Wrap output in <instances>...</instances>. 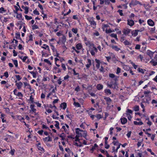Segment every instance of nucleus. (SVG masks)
Wrapping results in <instances>:
<instances>
[{"label":"nucleus","instance_id":"nucleus-19","mask_svg":"<svg viewBox=\"0 0 157 157\" xmlns=\"http://www.w3.org/2000/svg\"><path fill=\"white\" fill-rule=\"evenodd\" d=\"M61 108H63V109H65L67 107V104L65 102L62 103L60 105Z\"/></svg>","mask_w":157,"mask_h":157},{"label":"nucleus","instance_id":"nucleus-48","mask_svg":"<svg viewBox=\"0 0 157 157\" xmlns=\"http://www.w3.org/2000/svg\"><path fill=\"white\" fill-rule=\"evenodd\" d=\"M44 61L46 63H47L48 64L50 65H51V63L50 62V61L47 59H45L44 60Z\"/></svg>","mask_w":157,"mask_h":157},{"label":"nucleus","instance_id":"nucleus-35","mask_svg":"<svg viewBox=\"0 0 157 157\" xmlns=\"http://www.w3.org/2000/svg\"><path fill=\"white\" fill-rule=\"evenodd\" d=\"M6 11V10H5L4 8L3 7H2L0 8V13H3Z\"/></svg>","mask_w":157,"mask_h":157},{"label":"nucleus","instance_id":"nucleus-3","mask_svg":"<svg viewBox=\"0 0 157 157\" xmlns=\"http://www.w3.org/2000/svg\"><path fill=\"white\" fill-rule=\"evenodd\" d=\"M155 52H153L150 50H148L147 52V54L150 56L151 59H152L153 55Z\"/></svg>","mask_w":157,"mask_h":157},{"label":"nucleus","instance_id":"nucleus-31","mask_svg":"<svg viewBox=\"0 0 157 157\" xmlns=\"http://www.w3.org/2000/svg\"><path fill=\"white\" fill-rule=\"evenodd\" d=\"M55 122L56 123V124H55V126L56 127V128L59 129V123L58 121H56Z\"/></svg>","mask_w":157,"mask_h":157},{"label":"nucleus","instance_id":"nucleus-9","mask_svg":"<svg viewBox=\"0 0 157 157\" xmlns=\"http://www.w3.org/2000/svg\"><path fill=\"white\" fill-rule=\"evenodd\" d=\"M75 132L77 135L82 136V135L81 132H80V129L79 128H75Z\"/></svg>","mask_w":157,"mask_h":157},{"label":"nucleus","instance_id":"nucleus-49","mask_svg":"<svg viewBox=\"0 0 157 157\" xmlns=\"http://www.w3.org/2000/svg\"><path fill=\"white\" fill-rule=\"evenodd\" d=\"M109 76L111 78H113L115 77V75L113 74L110 73L109 75Z\"/></svg>","mask_w":157,"mask_h":157},{"label":"nucleus","instance_id":"nucleus-44","mask_svg":"<svg viewBox=\"0 0 157 157\" xmlns=\"http://www.w3.org/2000/svg\"><path fill=\"white\" fill-rule=\"evenodd\" d=\"M146 120H148V121L147 122V124L149 126L151 125L152 124V123L149 120V118H147L146 119Z\"/></svg>","mask_w":157,"mask_h":157},{"label":"nucleus","instance_id":"nucleus-10","mask_svg":"<svg viewBox=\"0 0 157 157\" xmlns=\"http://www.w3.org/2000/svg\"><path fill=\"white\" fill-rule=\"evenodd\" d=\"M43 140L44 142L51 141H52V139L51 137H50L49 136H48V137H46L45 138H44Z\"/></svg>","mask_w":157,"mask_h":157},{"label":"nucleus","instance_id":"nucleus-32","mask_svg":"<svg viewBox=\"0 0 157 157\" xmlns=\"http://www.w3.org/2000/svg\"><path fill=\"white\" fill-rule=\"evenodd\" d=\"M43 45L45 46L44 47L42 46L41 48H42L44 49H48L49 51H50L49 47L48 45H47L45 44H44Z\"/></svg>","mask_w":157,"mask_h":157},{"label":"nucleus","instance_id":"nucleus-15","mask_svg":"<svg viewBox=\"0 0 157 157\" xmlns=\"http://www.w3.org/2000/svg\"><path fill=\"white\" fill-rule=\"evenodd\" d=\"M98 147V146L96 144H95L94 146L92 147V148L90 149V151H92L91 153H93L94 151L96 149V148Z\"/></svg>","mask_w":157,"mask_h":157},{"label":"nucleus","instance_id":"nucleus-43","mask_svg":"<svg viewBox=\"0 0 157 157\" xmlns=\"http://www.w3.org/2000/svg\"><path fill=\"white\" fill-rule=\"evenodd\" d=\"M121 69L119 67H117V69L116 74H118L121 72Z\"/></svg>","mask_w":157,"mask_h":157},{"label":"nucleus","instance_id":"nucleus-29","mask_svg":"<svg viewBox=\"0 0 157 157\" xmlns=\"http://www.w3.org/2000/svg\"><path fill=\"white\" fill-rule=\"evenodd\" d=\"M123 43L125 45H128L131 44L127 40H125L123 42Z\"/></svg>","mask_w":157,"mask_h":157},{"label":"nucleus","instance_id":"nucleus-37","mask_svg":"<svg viewBox=\"0 0 157 157\" xmlns=\"http://www.w3.org/2000/svg\"><path fill=\"white\" fill-rule=\"evenodd\" d=\"M29 7L26 6L24 7V10H25V13L27 14L29 12Z\"/></svg>","mask_w":157,"mask_h":157},{"label":"nucleus","instance_id":"nucleus-52","mask_svg":"<svg viewBox=\"0 0 157 157\" xmlns=\"http://www.w3.org/2000/svg\"><path fill=\"white\" fill-rule=\"evenodd\" d=\"M118 12L119 13L120 15L121 16H122L123 15V11L122 10H118Z\"/></svg>","mask_w":157,"mask_h":157},{"label":"nucleus","instance_id":"nucleus-62","mask_svg":"<svg viewBox=\"0 0 157 157\" xmlns=\"http://www.w3.org/2000/svg\"><path fill=\"white\" fill-rule=\"evenodd\" d=\"M4 76H5L6 78H7L9 77V75L8 72L6 71L4 73Z\"/></svg>","mask_w":157,"mask_h":157},{"label":"nucleus","instance_id":"nucleus-53","mask_svg":"<svg viewBox=\"0 0 157 157\" xmlns=\"http://www.w3.org/2000/svg\"><path fill=\"white\" fill-rule=\"evenodd\" d=\"M96 117L98 119H100L102 118V117L101 114H98L96 115Z\"/></svg>","mask_w":157,"mask_h":157},{"label":"nucleus","instance_id":"nucleus-64","mask_svg":"<svg viewBox=\"0 0 157 157\" xmlns=\"http://www.w3.org/2000/svg\"><path fill=\"white\" fill-rule=\"evenodd\" d=\"M43 132H44V131L43 130H39V131H38V133L40 135H42L43 133Z\"/></svg>","mask_w":157,"mask_h":157},{"label":"nucleus","instance_id":"nucleus-36","mask_svg":"<svg viewBox=\"0 0 157 157\" xmlns=\"http://www.w3.org/2000/svg\"><path fill=\"white\" fill-rule=\"evenodd\" d=\"M71 30L75 34H76L78 32V29L77 28H73Z\"/></svg>","mask_w":157,"mask_h":157},{"label":"nucleus","instance_id":"nucleus-11","mask_svg":"<svg viewBox=\"0 0 157 157\" xmlns=\"http://www.w3.org/2000/svg\"><path fill=\"white\" fill-rule=\"evenodd\" d=\"M127 21L128 24L131 26H132L134 24V22L132 20H128Z\"/></svg>","mask_w":157,"mask_h":157},{"label":"nucleus","instance_id":"nucleus-63","mask_svg":"<svg viewBox=\"0 0 157 157\" xmlns=\"http://www.w3.org/2000/svg\"><path fill=\"white\" fill-rule=\"evenodd\" d=\"M131 134V131H129L128 132V133H127V135H126L128 138H129L130 137Z\"/></svg>","mask_w":157,"mask_h":157},{"label":"nucleus","instance_id":"nucleus-12","mask_svg":"<svg viewBox=\"0 0 157 157\" xmlns=\"http://www.w3.org/2000/svg\"><path fill=\"white\" fill-rule=\"evenodd\" d=\"M150 63L153 66L157 65V61L153 60V59H151Z\"/></svg>","mask_w":157,"mask_h":157},{"label":"nucleus","instance_id":"nucleus-18","mask_svg":"<svg viewBox=\"0 0 157 157\" xmlns=\"http://www.w3.org/2000/svg\"><path fill=\"white\" fill-rule=\"evenodd\" d=\"M103 88V85L101 84H98L97 86V88L98 90H101Z\"/></svg>","mask_w":157,"mask_h":157},{"label":"nucleus","instance_id":"nucleus-6","mask_svg":"<svg viewBox=\"0 0 157 157\" xmlns=\"http://www.w3.org/2000/svg\"><path fill=\"white\" fill-rule=\"evenodd\" d=\"M89 22L90 23V25L94 29L96 27V22L94 20H90Z\"/></svg>","mask_w":157,"mask_h":157},{"label":"nucleus","instance_id":"nucleus-24","mask_svg":"<svg viewBox=\"0 0 157 157\" xmlns=\"http://www.w3.org/2000/svg\"><path fill=\"white\" fill-rule=\"evenodd\" d=\"M15 38L17 39H20L21 40V39L20 38V34L19 32H17L15 33Z\"/></svg>","mask_w":157,"mask_h":157},{"label":"nucleus","instance_id":"nucleus-41","mask_svg":"<svg viewBox=\"0 0 157 157\" xmlns=\"http://www.w3.org/2000/svg\"><path fill=\"white\" fill-rule=\"evenodd\" d=\"M22 16L21 14H17L16 17L17 18L19 19L20 18H22Z\"/></svg>","mask_w":157,"mask_h":157},{"label":"nucleus","instance_id":"nucleus-8","mask_svg":"<svg viewBox=\"0 0 157 157\" xmlns=\"http://www.w3.org/2000/svg\"><path fill=\"white\" fill-rule=\"evenodd\" d=\"M147 24L148 25L151 26H152L154 25V22L151 19H149L147 20Z\"/></svg>","mask_w":157,"mask_h":157},{"label":"nucleus","instance_id":"nucleus-34","mask_svg":"<svg viewBox=\"0 0 157 157\" xmlns=\"http://www.w3.org/2000/svg\"><path fill=\"white\" fill-rule=\"evenodd\" d=\"M132 110L131 109H128L127 111L126 114L127 115H130L129 114H132Z\"/></svg>","mask_w":157,"mask_h":157},{"label":"nucleus","instance_id":"nucleus-61","mask_svg":"<svg viewBox=\"0 0 157 157\" xmlns=\"http://www.w3.org/2000/svg\"><path fill=\"white\" fill-rule=\"evenodd\" d=\"M140 46L139 44L136 45L135 48L136 49H140Z\"/></svg>","mask_w":157,"mask_h":157},{"label":"nucleus","instance_id":"nucleus-60","mask_svg":"<svg viewBox=\"0 0 157 157\" xmlns=\"http://www.w3.org/2000/svg\"><path fill=\"white\" fill-rule=\"evenodd\" d=\"M61 66L62 68L63 69V70L65 71H66V67L65 65L63 63H62Z\"/></svg>","mask_w":157,"mask_h":157},{"label":"nucleus","instance_id":"nucleus-20","mask_svg":"<svg viewBox=\"0 0 157 157\" xmlns=\"http://www.w3.org/2000/svg\"><path fill=\"white\" fill-rule=\"evenodd\" d=\"M88 64H87L86 65V66L87 68H89L90 67V66H91V60L90 59H88Z\"/></svg>","mask_w":157,"mask_h":157},{"label":"nucleus","instance_id":"nucleus-22","mask_svg":"<svg viewBox=\"0 0 157 157\" xmlns=\"http://www.w3.org/2000/svg\"><path fill=\"white\" fill-rule=\"evenodd\" d=\"M82 48V45L80 43L78 44L76 46V48L78 50H80Z\"/></svg>","mask_w":157,"mask_h":157},{"label":"nucleus","instance_id":"nucleus-23","mask_svg":"<svg viewBox=\"0 0 157 157\" xmlns=\"http://www.w3.org/2000/svg\"><path fill=\"white\" fill-rule=\"evenodd\" d=\"M105 93L109 95L111 94V90L109 89H106L104 90Z\"/></svg>","mask_w":157,"mask_h":157},{"label":"nucleus","instance_id":"nucleus-27","mask_svg":"<svg viewBox=\"0 0 157 157\" xmlns=\"http://www.w3.org/2000/svg\"><path fill=\"white\" fill-rule=\"evenodd\" d=\"M129 62L132 64V66L134 67V68L136 69L137 67V66L135 64V63H134L131 60H129Z\"/></svg>","mask_w":157,"mask_h":157},{"label":"nucleus","instance_id":"nucleus-58","mask_svg":"<svg viewBox=\"0 0 157 157\" xmlns=\"http://www.w3.org/2000/svg\"><path fill=\"white\" fill-rule=\"evenodd\" d=\"M13 56H16L17 55V53L16 52L15 50H13Z\"/></svg>","mask_w":157,"mask_h":157},{"label":"nucleus","instance_id":"nucleus-51","mask_svg":"<svg viewBox=\"0 0 157 157\" xmlns=\"http://www.w3.org/2000/svg\"><path fill=\"white\" fill-rule=\"evenodd\" d=\"M93 48L92 49V50H93L94 52H98V50L94 46H94H92Z\"/></svg>","mask_w":157,"mask_h":157},{"label":"nucleus","instance_id":"nucleus-16","mask_svg":"<svg viewBox=\"0 0 157 157\" xmlns=\"http://www.w3.org/2000/svg\"><path fill=\"white\" fill-rule=\"evenodd\" d=\"M95 61L96 63H97L96 65V67L97 68H99L100 67V61L97 59H95Z\"/></svg>","mask_w":157,"mask_h":157},{"label":"nucleus","instance_id":"nucleus-2","mask_svg":"<svg viewBox=\"0 0 157 157\" xmlns=\"http://www.w3.org/2000/svg\"><path fill=\"white\" fill-rule=\"evenodd\" d=\"M17 82V81H15V82L16 83V85L17 86V88L18 89H20L21 88L22 86L23 85V83L21 82Z\"/></svg>","mask_w":157,"mask_h":157},{"label":"nucleus","instance_id":"nucleus-7","mask_svg":"<svg viewBox=\"0 0 157 157\" xmlns=\"http://www.w3.org/2000/svg\"><path fill=\"white\" fill-rule=\"evenodd\" d=\"M85 43L86 45L87 46H88L89 47H92V46H94V44H93L91 43L89 40H88L87 41H86L85 42Z\"/></svg>","mask_w":157,"mask_h":157},{"label":"nucleus","instance_id":"nucleus-46","mask_svg":"<svg viewBox=\"0 0 157 157\" xmlns=\"http://www.w3.org/2000/svg\"><path fill=\"white\" fill-rule=\"evenodd\" d=\"M15 77L18 81H20L21 79V78L20 77L19 75H16Z\"/></svg>","mask_w":157,"mask_h":157},{"label":"nucleus","instance_id":"nucleus-14","mask_svg":"<svg viewBox=\"0 0 157 157\" xmlns=\"http://www.w3.org/2000/svg\"><path fill=\"white\" fill-rule=\"evenodd\" d=\"M131 30L130 29H124L123 31V33L124 34L126 35L130 33Z\"/></svg>","mask_w":157,"mask_h":157},{"label":"nucleus","instance_id":"nucleus-38","mask_svg":"<svg viewBox=\"0 0 157 157\" xmlns=\"http://www.w3.org/2000/svg\"><path fill=\"white\" fill-rule=\"evenodd\" d=\"M110 36L113 37L115 38L116 40H118V39L117 37V35L116 34H114V33H112Z\"/></svg>","mask_w":157,"mask_h":157},{"label":"nucleus","instance_id":"nucleus-13","mask_svg":"<svg viewBox=\"0 0 157 157\" xmlns=\"http://www.w3.org/2000/svg\"><path fill=\"white\" fill-rule=\"evenodd\" d=\"M121 121L122 124H124L126 123L127 121V119L125 118H121Z\"/></svg>","mask_w":157,"mask_h":157},{"label":"nucleus","instance_id":"nucleus-33","mask_svg":"<svg viewBox=\"0 0 157 157\" xmlns=\"http://www.w3.org/2000/svg\"><path fill=\"white\" fill-rule=\"evenodd\" d=\"M74 105L77 107H80L81 105L78 102H74Z\"/></svg>","mask_w":157,"mask_h":157},{"label":"nucleus","instance_id":"nucleus-21","mask_svg":"<svg viewBox=\"0 0 157 157\" xmlns=\"http://www.w3.org/2000/svg\"><path fill=\"white\" fill-rule=\"evenodd\" d=\"M132 2L133 3V6L136 5L138 4H140V5H142V4H141L140 3L139 1H137V0L132 1Z\"/></svg>","mask_w":157,"mask_h":157},{"label":"nucleus","instance_id":"nucleus-55","mask_svg":"<svg viewBox=\"0 0 157 157\" xmlns=\"http://www.w3.org/2000/svg\"><path fill=\"white\" fill-rule=\"evenodd\" d=\"M16 95H17L18 97H22L23 96L22 94L20 92H18Z\"/></svg>","mask_w":157,"mask_h":157},{"label":"nucleus","instance_id":"nucleus-26","mask_svg":"<svg viewBox=\"0 0 157 157\" xmlns=\"http://www.w3.org/2000/svg\"><path fill=\"white\" fill-rule=\"evenodd\" d=\"M112 47L113 49H114L116 51H118L120 50V48H118L117 46H113Z\"/></svg>","mask_w":157,"mask_h":157},{"label":"nucleus","instance_id":"nucleus-30","mask_svg":"<svg viewBox=\"0 0 157 157\" xmlns=\"http://www.w3.org/2000/svg\"><path fill=\"white\" fill-rule=\"evenodd\" d=\"M10 147L11 150L9 153L11 155H13L14 154V153L15 151V150L14 149H12V147Z\"/></svg>","mask_w":157,"mask_h":157},{"label":"nucleus","instance_id":"nucleus-17","mask_svg":"<svg viewBox=\"0 0 157 157\" xmlns=\"http://www.w3.org/2000/svg\"><path fill=\"white\" fill-rule=\"evenodd\" d=\"M134 124L136 125H141L143 124V123L141 121H140L139 122L137 121H134L133 122Z\"/></svg>","mask_w":157,"mask_h":157},{"label":"nucleus","instance_id":"nucleus-5","mask_svg":"<svg viewBox=\"0 0 157 157\" xmlns=\"http://www.w3.org/2000/svg\"><path fill=\"white\" fill-rule=\"evenodd\" d=\"M143 30H136L132 32V35L133 36H136L138 35V32H141Z\"/></svg>","mask_w":157,"mask_h":157},{"label":"nucleus","instance_id":"nucleus-4","mask_svg":"<svg viewBox=\"0 0 157 157\" xmlns=\"http://www.w3.org/2000/svg\"><path fill=\"white\" fill-rule=\"evenodd\" d=\"M104 98L106 101L107 104L109 105L112 101V100L106 96H104Z\"/></svg>","mask_w":157,"mask_h":157},{"label":"nucleus","instance_id":"nucleus-59","mask_svg":"<svg viewBox=\"0 0 157 157\" xmlns=\"http://www.w3.org/2000/svg\"><path fill=\"white\" fill-rule=\"evenodd\" d=\"M72 71L73 72V74L75 75H79V73H76L75 69H73Z\"/></svg>","mask_w":157,"mask_h":157},{"label":"nucleus","instance_id":"nucleus-40","mask_svg":"<svg viewBox=\"0 0 157 157\" xmlns=\"http://www.w3.org/2000/svg\"><path fill=\"white\" fill-rule=\"evenodd\" d=\"M134 110L135 112H137L139 110V106L138 105L135 106L134 108Z\"/></svg>","mask_w":157,"mask_h":157},{"label":"nucleus","instance_id":"nucleus-57","mask_svg":"<svg viewBox=\"0 0 157 157\" xmlns=\"http://www.w3.org/2000/svg\"><path fill=\"white\" fill-rule=\"evenodd\" d=\"M42 128H43V129H44V128H45V129H48V130H50V129H49V128L48 127H47V126H46L45 124H43L42 125Z\"/></svg>","mask_w":157,"mask_h":157},{"label":"nucleus","instance_id":"nucleus-28","mask_svg":"<svg viewBox=\"0 0 157 157\" xmlns=\"http://www.w3.org/2000/svg\"><path fill=\"white\" fill-rule=\"evenodd\" d=\"M12 61L15 65L16 67H18V62L17 61L16 59H12Z\"/></svg>","mask_w":157,"mask_h":157},{"label":"nucleus","instance_id":"nucleus-47","mask_svg":"<svg viewBox=\"0 0 157 157\" xmlns=\"http://www.w3.org/2000/svg\"><path fill=\"white\" fill-rule=\"evenodd\" d=\"M64 134L63 133H62L60 136V137H61L62 138V140H63L64 139Z\"/></svg>","mask_w":157,"mask_h":157},{"label":"nucleus","instance_id":"nucleus-56","mask_svg":"<svg viewBox=\"0 0 157 157\" xmlns=\"http://www.w3.org/2000/svg\"><path fill=\"white\" fill-rule=\"evenodd\" d=\"M34 98L31 95L30 96V100L31 101V103H33L34 102L33 101Z\"/></svg>","mask_w":157,"mask_h":157},{"label":"nucleus","instance_id":"nucleus-54","mask_svg":"<svg viewBox=\"0 0 157 157\" xmlns=\"http://www.w3.org/2000/svg\"><path fill=\"white\" fill-rule=\"evenodd\" d=\"M80 132H84L83 135H82V136L85 137V136H86L87 133H86V132H85V131H83V130H81V129H80Z\"/></svg>","mask_w":157,"mask_h":157},{"label":"nucleus","instance_id":"nucleus-50","mask_svg":"<svg viewBox=\"0 0 157 157\" xmlns=\"http://www.w3.org/2000/svg\"><path fill=\"white\" fill-rule=\"evenodd\" d=\"M32 27H33V30L36 29H37L39 28L38 26L36 25H33L32 26Z\"/></svg>","mask_w":157,"mask_h":157},{"label":"nucleus","instance_id":"nucleus-42","mask_svg":"<svg viewBox=\"0 0 157 157\" xmlns=\"http://www.w3.org/2000/svg\"><path fill=\"white\" fill-rule=\"evenodd\" d=\"M25 18L27 20H30L32 19V18L31 16H29L28 15H25Z\"/></svg>","mask_w":157,"mask_h":157},{"label":"nucleus","instance_id":"nucleus-39","mask_svg":"<svg viewBox=\"0 0 157 157\" xmlns=\"http://www.w3.org/2000/svg\"><path fill=\"white\" fill-rule=\"evenodd\" d=\"M37 147L38 149L41 151H44V148L40 146H38V147Z\"/></svg>","mask_w":157,"mask_h":157},{"label":"nucleus","instance_id":"nucleus-45","mask_svg":"<svg viewBox=\"0 0 157 157\" xmlns=\"http://www.w3.org/2000/svg\"><path fill=\"white\" fill-rule=\"evenodd\" d=\"M33 13L34 14H36L37 15H39L40 14V13L38 11H37L36 10V9H35V10H34L33 11Z\"/></svg>","mask_w":157,"mask_h":157},{"label":"nucleus","instance_id":"nucleus-25","mask_svg":"<svg viewBox=\"0 0 157 157\" xmlns=\"http://www.w3.org/2000/svg\"><path fill=\"white\" fill-rule=\"evenodd\" d=\"M137 71L139 72H140L143 74L144 73V71H145L146 70L144 69H143L141 68H139L137 69Z\"/></svg>","mask_w":157,"mask_h":157},{"label":"nucleus","instance_id":"nucleus-1","mask_svg":"<svg viewBox=\"0 0 157 157\" xmlns=\"http://www.w3.org/2000/svg\"><path fill=\"white\" fill-rule=\"evenodd\" d=\"M35 107V105H34L31 104L30 105V108L31 109L30 110V113H36V109L34 108V107Z\"/></svg>","mask_w":157,"mask_h":157}]
</instances>
